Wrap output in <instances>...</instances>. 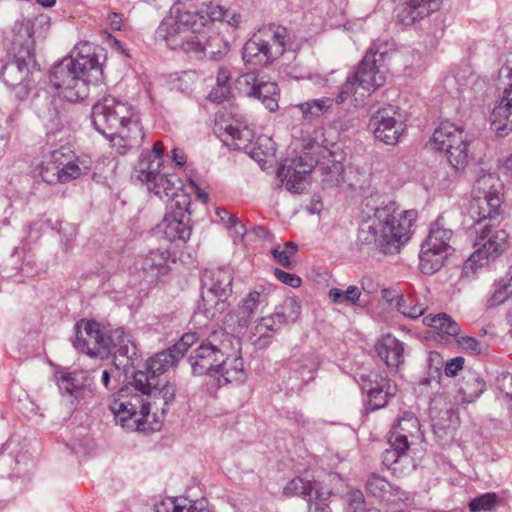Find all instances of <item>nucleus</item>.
Wrapping results in <instances>:
<instances>
[{
    "instance_id": "f257e3e1",
    "label": "nucleus",
    "mask_w": 512,
    "mask_h": 512,
    "mask_svg": "<svg viewBox=\"0 0 512 512\" xmlns=\"http://www.w3.org/2000/svg\"><path fill=\"white\" fill-rule=\"evenodd\" d=\"M395 201L378 203V196H369L363 203L358 241L384 254L397 253L410 240L418 212L415 209L398 213Z\"/></svg>"
},
{
    "instance_id": "f03ea898",
    "label": "nucleus",
    "mask_w": 512,
    "mask_h": 512,
    "mask_svg": "<svg viewBox=\"0 0 512 512\" xmlns=\"http://www.w3.org/2000/svg\"><path fill=\"white\" fill-rule=\"evenodd\" d=\"M239 345V339L224 330L212 332L189 356L193 374L215 377L219 385L242 383L246 372Z\"/></svg>"
},
{
    "instance_id": "7ed1b4c3",
    "label": "nucleus",
    "mask_w": 512,
    "mask_h": 512,
    "mask_svg": "<svg viewBox=\"0 0 512 512\" xmlns=\"http://www.w3.org/2000/svg\"><path fill=\"white\" fill-rule=\"evenodd\" d=\"M133 390L126 387L109 398L108 407L116 423L129 431L157 430V424L154 425L150 421V418L155 417V414L150 413L151 406L154 405L156 409L160 408L162 413H165L169 403L175 398L174 385L165 383L161 388L156 386L147 393Z\"/></svg>"
},
{
    "instance_id": "20e7f679",
    "label": "nucleus",
    "mask_w": 512,
    "mask_h": 512,
    "mask_svg": "<svg viewBox=\"0 0 512 512\" xmlns=\"http://www.w3.org/2000/svg\"><path fill=\"white\" fill-rule=\"evenodd\" d=\"M186 162H136L131 177L145 185L160 199H167V214L190 220L192 199L183 190V183L176 169Z\"/></svg>"
},
{
    "instance_id": "39448f33",
    "label": "nucleus",
    "mask_w": 512,
    "mask_h": 512,
    "mask_svg": "<svg viewBox=\"0 0 512 512\" xmlns=\"http://www.w3.org/2000/svg\"><path fill=\"white\" fill-rule=\"evenodd\" d=\"M101 66L90 44H83L74 57L55 64L49 75L58 96L79 102L89 95V83L101 75Z\"/></svg>"
},
{
    "instance_id": "423d86ee",
    "label": "nucleus",
    "mask_w": 512,
    "mask_h": 512,
    "mask_svg": "<svg viewBox=\"0 0 512 512\" xmlns=\"http://www.w3.org/2000/svg\"><path fill=\"white\" fill-rule=\"evenodd\" d=\"M388 42H374L358 64L354 73L350 74L335 99L338 104L353 98L355 106L364 104L365 100L386 82L385 72L377 63L384 61L388 55Z\"/></svg>"
},
{
    "instance_id": "0eeeda50",
    "label": "nucleus",
    "mask_w": 512,
    "mask_h": 512,
    "mask_svg": "<svg viewBox=\"0 0 512 512\" xmlns=\"http://www.w3.org/2000/svg\"><path fill=\"white\" fill-rule=\"evenodd\" d=\"M214 133L230 150L243 151L252 160H267L275 156L276 149L270 138H259L253 143L254 131L231 113L216 114Z\"/></svg>"
},
{
    "instance_id": "6e6552de",
    "label": "nucleus",
    "mask_w": 512,
    "mask_h": 512,
    "mask_svg": "<svg viewBox=\"0 0 512 512\" xmlns=\"http://www.w3.org/2000/svg\"><path fill=\"white\" fill-rule=\"evenodd\" d=\"M205 19L202 6L196 11H189L175 5L162 20L156 33L171 50H179L189 55L201 30L206 27Z\"/></svg>"
},
{
    "instance_id": "1a4fd4ad",
    "label": "nucleus",
    "mask_w": 512,
    "mask_h": 512,
    "mask_svg": "<svg viewBox=\"0 0 512 512\" xmlns=\"http://www.w3.org/2000/svg\"><path fill=\"white\" fill-rule=\"evenodd\" d=\"M290 33L286 27L271 24L255 32L244 44L242 59L245 64L267 66L285 52Z\"/></svg>"
},
{
    "instance_id": "9d476101",
    "label": "nucleus",
    "mask_w": 512,
    "mask_h": 512,
    "mask_svg": "<svg viewBox=\"0 0 512 512\" xmlns=\"http://www.w3.org/2000/svg\"><path fill=\"white\" fill-rule=\"evenodd\" d=\"M290 33L286 27L271 24L255 32L244 44L242 59L245 64L267 66L285 52Z\"/></svg>"
},
{
    "instance_id": "9b49d317",
    "label": "nucleus",
    "mask_w": 512,
    "mask_h": 512,
    "mask_svg": "<svg viewBox=\"0 0 512 512\" xmlns=\"http://www.w3.org/2000/svg\"><path fill=\"white\" fill-rule=\"evenodd\" d=\"M92 122L97 131L111 136L130 127L132 137L140 136V119L135 109L128 103L105 97L92 108Z\"/></svg>"
},
{
    "instance_id": "f8f14e48",
    "label": "nucleus",
    "mask_w": 512,
    "mask_h": 512,
    "mask_svg": "<svg viewBox=\"0 0 512 512\" xmlns=\"http://www.w3.org/2000/svg\"><path fill=\"white\" fill-rule=\"evenodd\" d=\"M471 234H474L472 241L475 250L465 262L464 270H473L496 260L509 247L508 233L493 225L484 222L475 223Z\"/></svg>"
},
{
    "instance_id": "ddd939ff",
    "label": "nucleus",
    "mask_w": 512,
    "mask_h": 512,
    "mask_svg": "<svg viewBox=\"0 0 512 512\" xmlns=\"http://www.w3.org/2000/svg\"><path fill=\"white\" fill-rule=\"evenodd\" d=\"M426 148L439 152V156L447 160H466L468 156V143L465 140L464 129L448 120L442 121L435 129Z\"/></svg>"
},
{
    "instance_id": "4468645a",
    "label": "nucleus",
    "mask_w": 512,
    "mask_h": 512,
    "mask_svg": "<svg viewBox=\"0 0 512 512\" xmlns=\"http://www.w3.org/2000/svg\"><path fill=\"white\" fill-rule=\"evenodd\" d=\"M260 168L268 172L272 169L276 172L279 180L278 187L284 186L287 191L293 194H301L311 184V173L315 169L312 162H259Z\"/></svg>"
},
{
    "instance_id": "2eb2a0df",
    "label": "nucleus",
    "mask_w": 512,
    "mask_h": 512,
    "mask_svg": "<svg viewBox=\"0 0 512 512\" xmlns=\"http://www.w3.org/2000/svg\"><path fill=\"white\" fill-rule=\"evenodd\" d=\"M180 358L168 349L157 353L147 361L146 371H137L133 375L132 387L134 391L147 393L151 388L160 385L159 376L174 366Z\"/></svg>"
},
{
    "instance_id": "dca6fc26",
    "label": "nucleus",
    "mask_w": 512,
    "mask_h": 512,
    "mask_svg": "<svg viewBox=\"0 0 512 512\" xmlns=\"http://www.w3.org/2000/svg\"><path fill=\"white\" fill-rule=\"evenodd\" d=\"M76 336L73 345L76 349L92 357L107 356L105 345L107 331L103 330L99 323L80 320L76 326Z\"/></svg>"
},
{
    "instance_id": "f3484780",
    "label": "nucleus",
    "mask_w": 512,
    "mask_h": 512,
    "mask_svg": "<svg viewBox=\"0 0 512 512\" xmlns=\"http://www.w3.org/2000/svg\"><path fill=\"white\" fill-rule=\"evenodd\" d=\"M175 263V254L161 247L149 249L138 258L139 269L143 278L149 283L157 282L169 275Z\"/></svg>"
},
{
    "instance_id": "a211bd4d",
    "label": "nucleus",
    "mask_w": 512,
    "mask_h": 512,
    "mask_svg": "<svg viewBox=\"0 0 512 512\" xmlns=\"http://www.w3.org/2000/svg\"><path fill=\"white\" fill-rule=\"evenodd\" d=\"M229 50L228 41L213 25L207 24L194 42L189 55L196 59L220 60L227 55Z\"/></svg>"
},
{
    "instance_id": "6ab92c4d",
    "label": "nucleus",
    "mask_w": 512,
    "mask_h": 512,
    "mask_svg": "<svg viewBox=\"0 0 512 512\" xmlns=\"http://www.w3.org/2000/svg\"><path fill=\"white\" fill-rule=\"evenodd\" d=\"M59 389L71 398V403L80 404L94 397L95 384L91 373L86 370H75L61 374L58 380Z\"/></svg>"
},
{
    "instance_id": "aec40b11",
    "label": "nucleus",
    "mask_w": 512,
    "mask_h": 512,
    "mask_svg": "<svg viewBox=\"0 0 512 512\" xmlns=\"http://www.w3.org/2000/svg\"><path fill=\"white\" fill-rule=\"evenodd\" d=\"M400 117L393 108L377 111L369 121L368 127L375 137L388 145H395L404 133V123L396 118Z\"/></svg>"
},
{
    "instance_id": "412c9836",
    "label": "nucleus",
    "mask_w": 512,
    "mask_h": 512,
    "mask_svg": "<svg viewBox=\"0 0 512 512\" xmlns=\"http://www.w3.org/2000/svg\"><path fill=\"white\" fill-rule=\"evenodd\" d=\"M362 390L367 394L370 410L385 407L398 391L397 385L392 380L378 374L368 376V380L362 385Z\"/></svg>"
},
{
    "instance_id": "4be33fe9",
    "label": "nucleus",
    "mask_w": 512,
    "mask_h": 512,
    "mask_svg": "<svg viewBox=\"0 0 512 512\" xmlns=\"http://www.w3.org/2000/svg\"><path fill=\"white\" fill-rule=\"evenodd\" d=\"M442 0H405L398 8L397 21L410 26L440 8Z\"/></svg>"
},
{
    "instance_id": "5701e85b",
    "label": "nucleus",
    "mask_w": 512,
    "mask_h": 512,
    "mask_svg": "<svg viewBox=\"0 0 512 512\" xmlns=\"http://www.w3.org/2000/svg\"><path fill=\"white\" fill-rule=\"evenodd\" d=\"M501 73H505L506 77L511 80V84L504 90L502 97L490 115L491 127L499 134L506 130V122L512 114V66L506 65L502 67Z\"/></svg>"
},
{
    "instance_id": "b1692460",
    "label": "nucleus",
    "mask_w": 512,
    "mask_h": 512,
    "mask_svg": "<svg viewBox=\"0 0 512 512\" xmlns=\"http://www.w3.org/2000/svg\"><path fill=\"white\" fill-rule=\"evenodd\" d=\"M267 298V294L259 291H251L237 306L227 315V322L237 324L239 328H247L254 317L258 306Z\"/></svg>"
},
{
    "instance_id": "393cba45",
    "label": "nucleus",
    "mask_w": 512,
    "mask_h": 512,
    "mask_svg": "<svg viewBox=\"0 0 512 512\" xmlns=\"http://www.w3.org/2000/svg\"><path fill=\"white\" fill-rule=\"evenodd\" d=\"M189 221V219L166 213L161 222L155 227L156 234L163 236L170 242H186L192 233Z\"/></svg>"
},
{
    "instance_id": "a878e982",
    "label": "nucleus",
    "mask_w": 512,
    "mask_h": 512,
    "mask_svg": "<svg viewBox=\"0 0 512 512\" xmlns=\"http://www.w3.org/2000/svg\"><path fill=\"white\" fill-rule=\"evenodd\" d=\"M107 347V356H121L127 359H133L137 356V345L131 334L124 331L123 328H117L107 331L105 339Z\"/></svg>"
},
{
    "instance_id": "bb28decb",
    "label": "nucleus",
    "mask_w": 512,
    "mask_h": 512,
    "mask_svg": "<svg viewBox=\"0 0 512 512\" xmlns=\"http://www.w3.org/2000/svg\"><path fill=\"white\" fill-rule=\"evenodd\" d=\"M378 357L390 369L397 370L404 363V343L388 334L383 336L375 345Z\"/></svg>"
},
{
    "instance_id": "cd10ccee",
    "label": "nucleus",
    "mask_w": 512,
    "mask_h": 512,
    "mask_svg": "<svg viewBox=\"0 0 512 512\" xmlns=\"http://www.w3.org/2000/svg\"><path fill=\"white\" fill-rule=\"evenodd\" d=\"M42 162L40 175L48 184L66 183L81 175V169L74 162Z\"/></svg>"
},
{
    "instance_id": "c85d7f7f",
    "label": "nucleus",
    "mask_w": 512,
    "mask_h": 512,
    "mask_svg": "<svg viewBox=\"0 0 512 512\" xmlns=\"http://www.w3.org/2000/svg\"><path fill=\"white\" fill-rule=\"evenodd\" d=\"M202 281L203 285L207 287L208 292L220 300H225L232 293L233 277L229 269L216 268L206 270Z\"/></svg>"
},
{
    "instance_id": "c756f323",
    "label": "nucleus",
    "mask_w": 512,
    "mask_h": 512,
    "mask_svg": "<svg viewBox=\"0 0 512 512\" xmlns=\"http://www.w3.org/2000/svg\"><path fill=\"white\" fill-rule=\"evenodd\" d=\"M419 430L420 423L417 417L412 412L405 411L392 426L388 442H398L403 448H409V439L415 438L419 433Z\"/></svg>"
},
{
    "instance_id": "7c9ffc66",
    "label": "nucleus",
    "mask_w": 512,
    "mask_h": 512,
    "mask_svg": "<svg viewBox=\"0 0 512 512\" xmlns=\"http://www.w3.org/2000/svg\"><path fill=\"white\" fill-rule=\"evenodd\" d=\"M502 204L500 198L493 197L489 200L481 197H472L468 212L476 223L484 220H494L502 213Z\"/></svg>"
},
{
    "instance_id": "2f4dec72",
    "label": "nucleus",
    "mask_w": 512,
    "mask_h": 512,
    "mask_svg": "<svg viewBox=\"0 0 512 512\" xmlns=\"http://www.w3.org/2000/svg\"><path fill=\"white\" fill-rule=\"evenodd\" d=\"M316 171L320 173L323 187H337L347 182L353 185L350 177H347L343 162H316Z\"/></svg>"
},
{
    "instance_id": "473e14b6",
    "label": "nucleus",
    "mask_w": 512,
    "mask_h": 512,
    "mask_svg": "<svg viewBox=\"0 0 512 512\" xmlns=\"http://www.w3.org/2000/svg\"><path fill=\"white\" fill-rule=\"evenodd\" d=\"M452 236L453 231L446 227L443 217H439L431 224L429 234L423 244L431 247L432 249L448 253L452 249L450 246Z\"/></svg>"
},
{
    "instance_id": "72a5a7b5",
    "label": "nucleus",
    "mask_w": 512,
    "mask_h": 512,
    "mask_svg": "<svg viewBox=\"0 0 512 512\" xmlns=\"http://www.w3.org/2000/svg\"><path fill=\"white\" fill-rule=\"evenodd\" d=\"M423 324L437 331L445 341H450V338H455L460 333L459 324L446 313L424 316Z\"/></svg>"
},
{
    "instance_id": "f704fd0d",
    "label": "nucleus",
    "mask_w": 512,
    "mask_h": 512,
    "mask_svg": "<svg viewBox=\"0 0 512 512\" xmlns=\"http://www.w3.org/2000/svg\"><path fill=\"white\" fill-rule=\"evenodd\" d=\"M395 307L403 316L417 319L425 313L427 303L424 296L414 292L397 296Z\"/></svg>"
},
{
    "instance_id": "c9c22d12",
    "label": "nucleus",
    "mask_w": 512,
    "mask_h": 512,
    "mask_svg": "<svg viewBox=\"0 0 512 512\" xmlns=\"http://www.w3.org/2000/svg\"><path fill=\"white\" fill-rule=\"evenodd\" d=\"M202 12L206 18V25L214 21H221L227 23L231 28L237 29L242 22L240 13L225 9L223 6L212 2L203 3Z\"/></svg>"
},
{
    "instance_id": "e433bc0d",
    "label": "nucleus",
    "mask_w": 512,
    "mask_h": 512,
    "mask_svg": "<svg viewBox=\"0 0 512 512\" xmlns=\"http://www.w3.org/2000/svg\"><path fill=\"white\" fill-rule=\"evenodd\" d=\"M448 253L432 249L431 247L422 244L419 254V268L422 273L431 275L443 266L444 260Z\"/></svg>"
},
{
    "instance_id": "4c0bfd02",
    "label": "nucleus",
    "mask_w": 512,
    "mask_h": 512,
    "mask_svg": "<svg viewBox=\"0 0 512 512\" xmlns=\"http://www.w3.org/2000/svg\"><path fill=\"white\" fill-rule=\"evenodd\" d=\"M486 390L485 381L476 373L469 372L463 376L459 387L464 403L475 401Z\"/></svg>"
},
{
    "instance_id": "58836bf2",
    "label": "nucleus",
    "mask_w": 512,
    "mask_h": 512,
    "mask_svg": "<svg viewBox=\"0 0 512 512\" xmlns=\"http://www.w3.org/2000/svg\"><path fill=\"white\" fill-rule=\"evenodd\" d=\"M232 73L228 67L221 66L216 76V85L208 94V99L214 103H222L229 99L231 94Z\"/></svg>"
},
{
    "instance_id": "ea45409f",
    "label": "nucleus",
    "mask_w": 512,
    "mask_h": 512,
    "mask_svg": "<svg viewBox=\"0 0 512 512\" xmlns=\"http://www.w3.org/2000/svg\"><path fill=\"white\" fill-rule=\"evenodd\" d=\"M132 136L133 132L131 131L130 127H128V129L120 130L118 133L106 137L109 139L111 147L116 150L117 154L123 156L143 140L144 133L141 125L140 136L137 138Z\"/></svg>"
},
{
    "instance_id": "a19ab883",
    "label": "nucleus",
    "mask_w": 512,
    "mask_h": 512,
    "mask_svg": "<svg viewBox=\"0 0 512 512\" xmlns=\"http://www.w3.org/2000/svg\"><path fill=\"white\" fill-rule=\"evenodd\" d=\"M316 492L319 491L316 489L315 483L301 477L290 480L283 490L284 495L289 497L300 496L308 503L314 499Z\"/></svg>"
},
{
    "instance_id": "79ce46f5",
    "label": "nucleus",
    "mask_w": 512,
    "mask_h": 512,
    "mask_svg": "<svg viewBox=\"0 0 512 512\" xmlns=\"http://www.w3.org/2000/svg\"><path fill=\"white\" fill-rule=\"evenodd\" d=\"M278 85L275 82L260 80L256 93L252 95L262 102V104L271 112L278 108Z\"/></svg>"
},
{
    "instance_id": "37998d69",
    "label": "nucleus",
    "mask_w": 512,
    "mask_h": 512,
    "mask_svg": "<svg viewBox=\"0 0 512 512\" xmlns=\"http://www.w3.org/2000/svg\"><path fill=\"white\" fill-rule=\"evenodd\" d=\"M334 100L330 97H323L321 99H314L297 105L301 111L303 118L312 120L323 115L333 105Z\"/></svg>"
},
{
    "instance_id": "c03bdc74",
    "label": "nucleus",
    "mask_w": 512,
    "mask_h": 512,
    "mask_svg": "<svg viewBox=\"0 0 512 512\" xmlns=\"http://www.w3.org/2000/svg\"><path fill=\"white\" fill-rule=\"evenodd\" d=\"M504 185L500 178L493 173H483L480 175L474 185L472 191H476L478 194L502 192Z\"/></svg>"
},
{
    "instance_id": "a18cd8bd",
    "label": "nucleus",
    "mask_w": 512,
    "mask_h": 512,
    "mask_svg": "<svg viewBox=\"0 0 512 512\" xmlns=\"http://www.w3.org/2000/svg\"><path fill=\"white\" fill-rule=\"evenodd\" d=\"M276 317L282 319L285 324L295 322L301 313V305L296 298H286L276 308Z\"/></svg>"
},
{
    "instance_id": "49530a36",
    "label": "nucleus",
    "mask_w": 512,
    "mask_h": 512,
    "mask_svg": "<svg viewBox=\"0 0 512 512\" xmlns=\"http://www.w3.org/2000/svg\"><path fill=\"white\" fill-rule=\"evenodd\" d=\"M37 113L43 124L48 129L52 131L59 130L63 126L62 115L53 105V102L49 101L45 106L38 108Z\"/></svg>"
},
{
    "instance_id": "de8ad7c7",
    "label": "nucleus",
    "mask_w": 512,
    "mask_h": 512,
    "mask_svg": "<svg viewBox=\"0 0 512 512\" xmlns=\"http://www.w3.org/2000/svg\"><path fill=\"white\" fill-rule=\"evenodd\" d=\"M43 157H50L51 160H73L75 151L69 143H50L48 142L42 150Z\"/></svg>"
},
{
    "instance_id": "09e8293b",
    "label": "nucleus",
    "mask_w": 512,
    "mask_h": 512,
    "mask_svg": "<svg viewBox=\"0 0 512 512\" xmlns=\"http://www.w3.org/2000/svg\"><path fill=\"white\" fill-rule=\"evenodd\" d=\"M361 296V290L357 286H349L345 291L331 288L328 292L329 299L335 304L354 305Z\"/></svg>"
},
{
    "instance_id": "8fccbe9b",
    "label": "nucleus",
    "mask_w": 512,
    "mask_h": 512,
    "mask_svg": "<svg viewBox=\"0 0 512 512\" xmlns=\"http://www.w3.org/2000/svg\"><path fill=\"white\" fill-rule=\"evenodd\" d=\"M500 498L494 492H487L471 499L468 507L471 512H489L499 504Z\"/></svg>"
},
{
    "instance_id": "3c124183",
    "label": "nucleus",
    "mask_w": 512,
    "mask_h": 512,
    "mask_svg": "<svg viewBox=\"0 0 512 512\" xmlns=\"http://www.w3.org/2000/svg\"><path fill=\"white\" fill-rule=\"evenodd\" d=\"M512 295V284L505 278H501L493 285L491 296L487 299L488 307H495L505 302Z\"/></svg>"
},
{
    "instance_id": "603ef678",
    "label": "nucleus",
    "mask_w": 512,
    "mask_h": 512,
    "mask_svg": "<svg viewBox=\"0 0 512 512\" xmlns=\"http://www.w3.org/2000/svg\"><path fill=\"white\" fill-rule=\"evenodd\" d=\"M366 489L374 497L383 500L386 494L389 493L391 484L379 475L372 474L367 479Z\"/></svg>"
},
{
    "instance_id": "864d4df0",
    "label": "nucleus",
    "mask_w": 512,
    "mask_h": 512,
    "mask_svg": "<svg viewBox=\"0 0 512 512\" xmlns=\"http://www.w3.org/2000/svg\"><path fill=\"white\" fill-rule=\"evenodd\" d=\"M260 80L256 73L248 72L237 78L236 88L246 96L252 97L256 93Z\"/></svg>"
},
{
    "instance_id": "5fc2aeb1",
    "label": "nucleus",
    "mask_w": 512,
    "mask_h": 512,
    "mask_svg": "<svg viewBox=\"0 0 512 512\" xmlns=\"http://www.w3.org/2000/svg\"><path fill=\"white\" fill-rule=\"evenodd\" d=\"M298 251V247L293 242H286L284 244L283 249L280 247H276L272 250V255L274 259L283 267L291 268L292 262L291 257L296 254Z\"/></svg>"
},
{
    "instance_id": "6e6d98bb",
    "label": "nucleus",
    "mask_w": 512,
    "mask_h": 512,
    "mask_svg": "<svg viewBox=\"0 0 512 512\" xmlns=\"http://www.w3.org/2000/svg\"><path fill=\"white\" fill-rule=\"evenodd\" d=\"M389 444L390 448L384 451L382 462L388 469H395L393 466L397 464L403 456H406L409 448H403L398 442Z\"/></svg>"
},
{
    "instance_id": "4d7b16f0",
    "label": "nucleus",
    "mask_w": 512,
    "mask_h": 512,
    "mask_svg": "<svg viewBox=\"0 0 512 512\" xmlns=\"http://www.w3.org/2000/svg\"><path fill=\"white\" fill-rule=\"evenodd\" d=\"M285 324L282 319L276 317V310L268 316L261 317L255 327L256 332L263 335L268 331L276 332L280 330Z\"/></svg>"
},
{
    "instance_id": "13d9d810",
    "label": "nucleus",
    "mask_w": 512,
    "mask_h": 512,
    "mask_svg": "<svg viewBox=\"0 0 512 512\" xmlns=\"http://www.w3.org/2000/svg\"><path fill=\"white\" fill-rule=\"evenodd\" d=\"M347 511H365V499L362 491L359 489L350 488L346 495Z\"/></svg>"
},
{
    "instance_id": "bf43d9fd",
    "label": "nucleus",
    "mask_w": 512,
    "mask_h": 512,
    "mask_svg": "<svg viewBox=\"0 0 512 512\" xmlns=\"http://www.w3.org/2000/svg\"><path fill=\"white\" fill-rule=\"evenodd\" d=\"M199 339V336L195 332H188L182 335L180 340L174 344L171 348L179 358H181L187 350L194 345Z\"/></svg>"
},
{
    "instance_id": "052dcab7",
    "label": "nucleus",
    "mask_w": 512,
    "mask_h": 512,
    "mask_svg": "<svg viewBox=\"0 0 512 512\" xmlns=\"http://www.w3.org/2000/svg\"><path fill=\"white\" fill-rule=\"evenodd\" d=\"M274 276L278 281L292 288H298L302 283L301 278L296 274H292L278 268L274 270Z\"/></svg>"
},
{
    "instance_id": "680f3d73",
    "label": "nucleus",
    "mask_w": 512,
    "mask_h": 512,
    "mask_svg": "<svg viewBox=\"0 0 512 512\" xmlns=\"http://www.w3.org/2000/svg\"><path fill=\"white\" fill-rule=\"evenodd\" d=\"M180 498L168 497L154 505L155 512H176L179 509Z\"/></svg>"
},
{
    "instance_id": "e2e57ef3",
    "label": "nucleus",
    "mask_w": 512,
    "mask_h": 512,
    "mask_svg": "<svg viewBox=\"0 0 512 512\" xmlns=\"http://www.w3.org/2000/svg\"><path fill=\"white\" fill-rule=\"evenodd\" d=\"M466 167V162H444L443 170L447 174V178L452 180L456 178Z\"/></svg>"
},
{
    "instance_id": "0e129e2a",
    "label": "nucleus",
    "mask_w": 512,
    "mask_h": 512,
    "mask_svg": "<svg viewBox=\"0 0 512 512\" xmlns=\"http://www.w3.org/2000/svg\"><path fill=\"white\" fill-rule=\"evenodd\" d=\"M463 365L464 358L462 357H455L453 359H450L445 365V374L449 377H453L458 373V371L462 370Z\"/></svg>"
},
{
    "instance_id": "69168bd1",
    "label": "nucleus",
    "mask_w": 512,
    "mask_h": 512,
    "mask_svg": "<svg viewBox=\"0 0 512 512\" xmlns=\"http://www.w3.org/2000/svg\"><path fill=\"white\" fill-rule=\"evenodd\" d=\"M457 341L465 351H469L474 354L480 353L481 351L480 343L473 337H461Z\"/></svg>"
},
{
    "instance_id": "338daca9",
    "label": "nucleus",
    "mask_w": 512,
    "mask_h": 512,
    "mask_svg": "<svg viewBox=\"0 0 512 512\" xmlns=\"http://www.w3.org/2000/svg\"><path fill=\"white\" fill-rule=\"evenodd\" d=\"M308 504H309L308 512H332L329 505L327 503H325L324 499L321 498V495L319 492H316V496Z\"/></svg>"
},
{
    "instance_id": "774afa93",
    "label": "nucleus",
    "mask_w": 512,
    "mask_h": 512,
    "mask_svg": "<svg viewBox=\"0 0 512 512\" xmlns=\"http://www.w3.org/2000/svg\"><path fill=\"white\" fill-rule=\"evenodd\" d=\"M226 227L232 232V235L235 238L241 239L246 233L245 226L238 220L236 216L227 224Z\"/></svg>"
}]
</instances>
